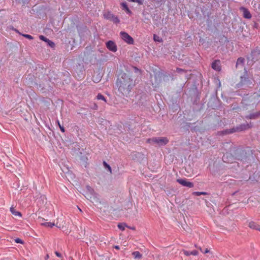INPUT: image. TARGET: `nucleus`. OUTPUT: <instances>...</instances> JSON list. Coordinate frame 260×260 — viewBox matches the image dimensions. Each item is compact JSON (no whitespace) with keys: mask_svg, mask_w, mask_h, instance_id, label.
<instances>
[{"mask_svg":"<svg viewBox=\"0 0 260 260\" xmlns=\"http://www.w3.org/2000/svg\"><path fill=\"white\" fill-rule=\"evenodd\" d=\"M116 85L118 91L122 95L127 96L135 85V82L128 75L123 73L121 75L120 78H118L116 81Z\"/></svg>","mask_w":260,"mask_h":260,"instance_id":"f257e3e1","label":"nucleus"},{"mask_svg":"<svg viewBox=\"0 0 260 260\" xmlns=\"http://www.w3.org/2000/svg\"><path fill=\"white\" fill-rule=\"evenodd\" d=\"M169 142L167 137H153L148 139L147 142L149 144H155L159 146H165Z\"/></svg>","mask_w":260,"mask_h":260,"instance_id":"f03ea898","label":"nucleus"},{"mask_svg":"<svg viewBox=\"0 0 260 260\" xmlns=\"http://www.w3.org/2000/svg\"><path fill=\"white\" fill-rule=\"evenodd\" d=\"M252 127L251 124L246 123L240 125L239 126H237L235 128H233L229 129H226L222 132V134L226 135L229 134H232L237 131H242L250 128Z\"/></svg>","mask_w":260,"mask_h":260,"instance_id":"7ed1b4c3","label":"nucleus"},{"mask_svg":"<svg viewBox=\"0 0 260 260\" xmlns=\"http://www.w3.org/2000/svg\"><path fill=\"white\" fill-rule=\"evenodd\" d=\"M120 36L121 39L128 44H133L134 43V40L133 38L130 36L127 33L121 31Z\"/></svg>","mask_w":260,"mask_h":260,"instance_id":"20e7f679","label":"nucleus"},{"mask_svg":"<svg viewBox=\"0 0 260 260\" xmlns=\"http://www.w3.org/2000/svg\"><path fill=\"white\" fill-rule=\"evenodd\" d=\"M105 18L113 21L115 23H118L120 20L118 17L113 15L112 13L108 12L104 15Z\"/></svg>","mask_w":260,"mask_h":260,"instance_id":"39448f33","label":"nucleus"},{"mask_svg":"<svg viewBox=\"0 0 260 260\" xmlns=\"http://www.w3.org/2000/svg\"><path fill=\"white\" fill-rule=\"evenodd\" d=\"M177 182L183 186H186L188 188H192L194 186L193 183L187 181L186 179H178Z\"/></svg>","mask_w":260,"mask_h":260,"instance_id":"423d86ee","label":"nucleus"},{"mask_svg":"<svg viewBox=\"0 0 260 260\" xmlns=\"http://www.w3.org/2000/svg\"><path fill=\"white\" fill-rule=\"evenodd\" d=\"M106 45L107 48L110 50L112 51L113 52H115L117 50V47L113 41H108L106 43Z\"/></svg>","mask_w":260,"mask_h":260,"instance_id":"0eeeda50","label":"nucleus"},{"mask_svg":"<svg viewBox=\"0 0 260 260\" xmlns=\"http://www.w3.org/2000/svg\"><path fill=\"white\" fill-rule=\"evenodd\" d=\"M260 117V110L253 113H251L245 116L247 119H256Z\"/></svg>","mask_w":260,"mask_h":260,"instance_id":"6e6552de","label":"nucleus"},{"mask_svg":"<svg viewBox=\"0 0 260 260\" xmlns=\"http://www.w3.org/2000/svg\"><path fill=\"white\" fill-rule=\"evenodd\" d=\"M240 10L243 12V17L245 18L250 19L251 18V15L247 8L241 7L240 8Z\"/></svg>","mask_w":260,"mask_h":260,"instance_id":"1a4fd4ad","label":"nucleus"},{"mask_svg":"<svg viewBox=\"0 0 260 260\" xmlns=\"http://www.w3.org/2000/svg\"><path fill=\"white\" fill-rule=\"evenodd\" d=\"M212 68L216 71L221 70L220 61L219 60H215L212 63Z\"/></svg>","mask_w":260,"mask_h":260,"instance_id":"9d476101","label":"nucleus"},{"mask_svg":"<svg viewBox=\"0 0 260 260\" xmlns=\"http://www.w3.org/2000/svg\"><path fill=\"white\" fill-rule=\"evenodd\" d=\"M183 253L186 256H189L190 255H197L198 254V251L196 250H194L191 251L183 250Z\"/></svg>","mask_w":260,"mask_h":260,"instance_id":"9b49d317","label":"nucleus"},{"mask_svg":"<svg viewBox=\"0 0 260 260\" xmlns=\"http://www.w3.org/2000/svg\"><path fill=\"white\" fill-rule=\"evenodd\" d=\"M248 225L250 228L259 231L260 226L257 225L255 222L251 221L249 223Z\"/></svg>","mask_w":260,"mask_h":260,"instance_id":"f8f14e48","label":"nucleus"},{"mask_svg":"<svg viewBox=\"0 0 260 260\" xmlns=\"http://www.w3.org/2000/svg\"><path fill=\"white\" fill-rule=\"evenodd\" d=\"M10 211L12 213V214L15 216H22L21 213L20 212L16 211L15 209L13 207H11L10 208Z\"/></svg>","mask_w":260,"mask_h":260,"instance_id":"ddd939ff","label":"nucleus"},{"mask_svg":"<svg viewBox=\"0 0 260 260\" xmlns=\"http://www.w3.org/2000/svg\"><path fill=\"white\" fill-rule=\"evenodd\" d=\"M121 5L122 7V9L124 10L125 11V12H126V13L129 14H132V11L128 8L126 3H122L121 4Z\"/></svg>","mask_w":260,"mask_h":260,"instance_id":"4468645a","label":"nucleus"},{"mask_svg":"<svg viewBox=\"0 0 260 260\" xmlns=\"http://www.w3.org/2000/svg\"><path fill=\"white\" fill-rule=\"evenodd\" d=\"M245 59L244 58L239 57L238 58L236 62V67L238 68L239 66H243L244 64Z\"/></svg>","mask_w":260,"mask_h":260,"instance_id":"2eb2a0df","label":"nucleus"},{"mask_svg":"<svg viewBox=\"0 0 260 260\" xmlns=\"http://www.w3.org/2000/svg\"><path fill=\"white\" fill-rule=\"evenodd\" d=\"M103 165L105 169H107V170L110 172V174H112V169L109 165H108L106 161H103Z\"/></svg>","mask_w":260,"mask_h":260,"instance_id":"dca6fc26","label":"nucleus"},{"mask_svg":"<svg viewBox=\"0 0 260 260\" xmlns=\"http://www.w3.org/2000/svg\"><path fill=\"white\" fill-rule=\"evenodd\" d=\"M132 254L135 258H140L142 257V254L139 251H134Z\"/></svg>","mask_w":260,"mask_h":260,"instance_id":"f3484780","label":"nucleus"},{"mask_svg":"<svg viewBox=\"0 0 260 260\" xmlns=\"http://www.w3.org/2000/svg\"><path fill=\"white\" fill-rule=\"evenodd\" d=\"M96 99L98 100H102L105 103H107V101L103 95L101 93H99L96 96Z\"/></svg>","mask_w":260,"mask_h":260,"instance_id":"a211bd4d","label":"nucleus"},{"mask_svg":"<svg viewBox=\"0 0 260 260\" xmlns=\"http://www.w3.org/2000/svg\"><path fill=\"white\" fill-rule=\"evenodd\" d=\"M125 227L128 226L125 223H120L118 224V228L121 231H124Z\"/></svg>","mask_w":260,"mask_h":260,"instance_id":"6ab92c4d","label":"nucleus"},{"mask_svg":"<svg viewBox=\"0 0 260 260\" xmlns=\"http://www.w3.org/2000/svg\"><path fill=\"white\" fill-rule=\"evenodd\" d=\"M42 225L47 226V227L52 228L54 225V224L53 223H52L50 222H45L42 223Z\"/></svg>","mask_w":260,"mask_h":260,"instance_id":"aec40b11","label":"nucleus"},{"mask_svg":"<svg viewBox=\"0 0 260 260\" xmlns=\"http://www.w3.org/2000/svg\"><path fill=\"white\" fill-rule=\"evenodd\" d=\"M207 194V193L206 192H203V191H202V192L196 191V192H193V194L197 196H199L201 195H206Z\"/></svg>","mask_w":260,"mask_h":260,"instance_id":"412c9836","label":"nucleus"},{"mask_svg":"<svg viewBox=\"0 0 260 260\" xmlns=\"http://www.w3.org/2000/svg\"><path fill=\"white\" fill-rule=\"evenodd\" d=\"M56 122H57V125H58V126H59V128H60V131H61L62 132L64 133V131H65L64 128L63 127V126L61 125V124H60V122H59V120H57Z\"/></svg>","mask_w":260,"mask_h":260,"instance_id":"4be33fe9","label":"nucleus"},{"mask_svg":"<svg viewBox=\"0 0 260 260\" xmlns=\"http://www.w3.org/2000/svg\"><path fill=\"white\" fill-rule=\"evenodd\" d=\"M246 78L245 77H241V81L240 83H239L237 85H238V87H240L242 86V85L244 84L243 83V82L244 81H246Z\"/></svg>","mask_w":260,"mask_h":260,"instance_id":"5701e85b","label":"nucleus"},{"mask_svg":"<svg viewBox=\"0 0 260 260\" xmlns=\"http://www.w3.org/2000/svg\"><path fill=\"white\" fill-rule=\"evenodd\" d=\"M46 42L47 43L48 46H49L50 47H51L52 48L55 46L54 43L52 41H51V40H50L49 39Z\"/></svg>","mask_w":260,"mask_h":260,"instance_id":"b1692460","label":"nucleus"},{"mask_svg":"<svg viewBox=\"0 0 260 260\" xmlns=\"http://www.w3.org/2000/svg\"><path fill=\"white\" fill-rule=\"evenodd\" d=\"M24 37L29 39V40H32L34 38L32 37V36H31V35H28V34H22V35Z\"/></svg>","mask_w":260,"mask_h":260,"instance_id":"393cba45","label":"nucleus"},{"mask_svg":"<svg viewBox=\"0 0 260 260\" xmlns=\"http://www.w3.org/2000/svg\"><path fill=\"white\" fill-rule=\"evenodd\" d=\"M87 189L90 193L91 194H92L94 192L93 189L89 186H86Z\"/></svg>","mask_w":260,"mask_h":260,"instance_id":"a878e982","label":"nucleus"},{"mask_svg":"<svg viewBox=\"0 0 260 260\" xmlns=\"http://www.w3.org/2000/svg\"><path fill=\"white\" fill-rule=\"evenodd\" d=\"M87 189L90 193L91 194H92L94 192L93 189L89 186H86Z\"/></svg>","mask_w":260,"mask_h":260,"instance_id":"bb28decb","label":"nucleus"},{"mask_svg":"<svg viewBox=\"0 0 260 260\" xmlns=\"http://www.w3.org/2000/svg\"><path fill=\"white\" fill-rule=\"evenodd\" d=\"M39 38L41 40H42L44 42H47L48 40V39H47V38L42 35L40 36Z\"/></svg>","mask_w":260,"mask_h":260,"instance_id":"cd10ccee","label":"nucleus"},{"mask_svg":"<svg viewBox=\"0 0 260 260\" xmlns=\"http://www.w3.org/2000/svg\"><path fill=\"white\" fill-rule=\"evenodd\" d=\"M153 39L155 41L160 42V39L159 37L156 35H154Z\"/></svg>","mask_w":260,"mask_h":260,"instance_id":"c85d7f7f","label":"nucleus"},{"mask_svg":"<svg viewBox=\"0 0 260 260\" xmlns=\"http://www.w3.org/2000/svg\"><path fill=\"white\" fill-rule=\"evenodd\" d=\"M15 241L17 243H20V244L23 243V241L21 239H19V238H16L15 240Z\"/></svg>","mask_w":260,"mask_h":260,"instance_id":"c756f323","label":"nucleus"},{"mask_svg":"<svg viewBox=\"0 0 260 260\" xmlns=\"http://www.w3.org/2000/svg\"><path fill=\"white\" fill-rule=\"evenodd\" d=\"M176 72L177 73H182L183 72H184V70L182 69H180V68H177L176 69Z\"/></svg>","mask_w":260,"mask_h":260,"instance_id":"7c9ffc66","label":"nucleus"},{"mask_svg":"<svg viewBox=\"0 0 260 260\" xmlns=\"http://www.w3.org/2000/svg\"><path fill=\"white\" fill-rule=\"evenodd\" d=\"M55 255L57 256V257H61V253H60L59 252H57V251H55Z\"/></svg>","mask_w":260,"mask_h":260,"instance_id":"2f4dec72","label":"nucleus"},{"mask_svg":"<svg viewBox=\"0 0 260 260\" xmlns=\"http://www.w3.org/2000/svg\"><path fill=\"white\" fill-rule=\"evenodd\" d=\"M134 2L137 3L139 5H142L143 4L142 0H135Z\"/></svg>","mask_w":260,"mask_h":260,"instance_id":"473e14b6","label":"nucleus"},{"mask_svg":"<svg viewBox=\"0 0 260 260\" xmlns=\"http://www.w3.org/2000/svg\"><path fill=\"white\" fill-rule=\"evenodd\" d=\"M200 249L201 251L202 252L204 253H207L209 252V250L207 248H206V250H205V251H202V249H201V248H200Z\"/></svg>","mask_w":260,"mask_h":260,"instance_id":"72a5a7b5","label":"nucleus"},{"mask_svg":"<svg viewBox=\"0 0 260 260\" xmlns=\"http://www.w3.org/2000/svg\"><path fill=\"white\" fill-rule=\"evenodd\" d=\"M12 29L20 34V33L18 31V30L17 29L14 28L12 27Z\"/></svg>","mask_w":260,"mask_h":260,"instance_id":"f704fd0d","label":"nucleus"},{"mask_svg":"<svg viewBox=\"0 0 260 260\" xmlns=\"http://www.w3.org/2000/svg\"><path fill=\"white\" fill-rule=\"evenodd\" d=\"M114 247L115 249H117V250H119V246H118V245H115V246H114Z\"/></svg>","mask_w":260,"mask_h":260,"instance_id":"c9c22d12","label":"nucleus"},{"mask_svg":"<svg viewBox=\"0 0 260 260\" xmlns=\"http://www.w3.org/2000/svg\"><path fill=\"white\" fill-rule=\"evenodd\" d=\"M127 228L130 229H131V230H135V227L128 226Z\"/></svg>","mask_w":260,"mask_h":260,"instance_id":"e433bc0d","label":"nucleus"},{"mask_svg":"<svg viewBox=\"0 0 260 260\" xmlns=\"http://www.w3.org/2000/svg\"><path fill=\"white\" fill-rule=\"evenodd\" d=\"M94 108L95 109H98V106H97L96 104H95V105H94Z\"/></svg>","mask_w":260,"mask_h":260,"instance_id":"4c0bfd02","label":"nucleus"},{"mask_svg":"<svg viewBox=\"0 0 260 260\" xmlns=\"http://www.w3.org/2000/svg\"><path fill=\"white\" fill-rule=\"evenodd\" d=\"M223 160L224 161H225V156L224 155L223 156V158H222Z\"/></svg>","mask_w":260,"mask_h":260,"instance_id":"58836bf2","label":"nucleus"},{"mask_svg":"<svg viewBox=\"0 0 260 260\" xmlns=\"http://www.w3.org/2000/svg\"><path fill=\"white\" fill-rule=\"evenodd\" d=\"M135 0H129V1L131 2H134Z\"/></svg>","mask_w":260,"mask_h":260,"instance_id":"ea45409f","label":"nucleus"},{"mask_svg":"<svg viewBox=\"0 0 260 260\" xmlns=\"http://www.w3.org/2000/svg\"><path fill=\"white\" fill-rule=\"evenodd\" d=\"M259 231H260V227H259Z\"/></svg>","mask_w":260,"mask_h":260,"instance_id":"a19ab883","label":"nucleus"}]
</instances>
